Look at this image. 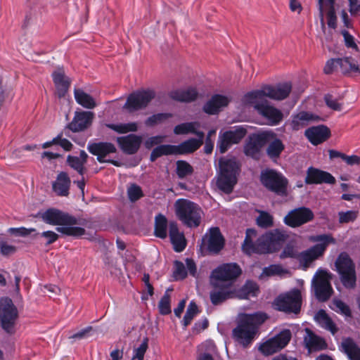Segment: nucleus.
Here are the masks:
<instances>
[{"label": "nucleus", "instance_id": "obj_1", "mask_svg": "<svg viewBox=\"0 0 360 360\" xmlns=\"http://www.w3.org/2000/svg\"><path fill=\"white\" fill-rule=\"evenodd\" d=\"M39 215L41 220L52 226H58L56 231L63 235L80 237L85 234V229L78 226V219L73 215L56 208H49Z\"/></svg>", "mask_w": 360, "mask_h": 360}, {"label": "nucleus", "instance_id": "obj_2", "mask_svg": "<svg viewBox=\"0 0 360 360\" xmlns=\"http://www.w3.org/2000/svg\"><path fill=\"white\" fill-rule=\"evenodd\" d=\"M264 313L243 314L238 322L237 326L233 330V335L238 342L244 347L252 343L257 333L259 326L266 319Z\"/></svg>", "mask_w": 360, "mask_h": 360}, {"label": "nucleus", "instance_id": "obj_3", "mask_svg": "<svg viewBox=\"0 0 360 360\" xmlns=\"http://www.w3.org/2000/svg\"><path fill=\"white\" fill-rule=\"evenodd\" d=\"M219 176L217 187L226 194L231 193L237 183V175L240 172V165L235 158L219 160Z\"/></svg>", "mask_w": 360, "mask_h": 360}, {"label": "nucleus", "instance_id": "obj_4", "mask_svg": "<svg viewBox=\"0 0 360 360\" xmlns=\"http://www.w3.org/2000/svg\"><path fill=\"white\" fill-rule=\"evenodd\" d=\"M335 266L343 286L347 289L354 288L356 285V266L348 253L340 252L335 262Z\"/></svg>", "mask_w": 360, "mask_h": 360}, {"label": "nucleus", "instance_id": "obj_5", "mask_svg": "<svg viewBox=\"0 0 360 360\" xmlns=\"http://www.w3.org/2000/svg\"><path fill=\"white\" fill-rule=\"evenodd\" d=\"M312 240L319 243L314 245L311 248L298 253L297 259L306 269L309 264L322 256L325 252L329 244H335V239L330 234L316 235L312 238Z\"/></svg>", "mask_w": 360, "mask_h": 360}, {"label": "nucleus", "instance_id": "obj_6", "mask_svg": "<svg viewBox=\"0 0 360 360\" xmlns=\"http://www.w3.org/2000/svg\"><path fill=\"white\" fill-rule=\"evenodd\" d=\"M302 303L300 290L294 288L277 296L273 302V307L278 311L298 314L301 311Z\"/></svg>", "mask_w": 360, "mask_h": 360}, {"label": "nucleus", "instance_id": "obj_7", "mask_svg": "<svg viewBox=\"0 0 360 360\" xmlns=\"http://www.w3.org/2000/svg\"><path fill=\"white\" fill-rule=\"evenodd\" d=\"M260 182L268 191L280 196L287 195L288 181L281 172L266 169L261 172Z\"/></svg>", "mask_w": 360, "mask_h": 360}, {"label": "nucleus", "instance_id": "obj_8", "mask_svg": "<svg viewBox=\"0 0 360 360\" xmlns=\"http://www.w3.org/2000/svg\"><path fill=\"white\" fill-rule=\"evenodd\" d=\"M175 207L176 216L184 224L190 228L200 225V208L195 203L188 200H178Z\"/></svg>", "mask_w": 360, "mask_h": 360}, {"label": "nucleus", "instance_id": "obj_9", "mask_svg": "<svg viewBox=\"0 0 360 360\" xmlns=\"http://www.w3.org/2000/svg\"><path fill=\"white\" fill-rule=\"evenodd\" d=\"M292 90V85L289 82L278 84L276 86L265 85L260 89L248 92L245 98L250 99H263L268 97L273 100H283L286 98Z\"/></svg>", "mask_w": 360, "mask_h": 360}, {"label": "nucleus", "instance_id": "obj_10", "mask_svg": "<svg viewBox=\"0 0 360 360\" xmlns=\"http://www.w3.org/2000/svg\"><path fill=\"white\" fill-rule=\"evenodd\" d=\"M330 276L327 271L319 269L314 276L311 286L316 300L321 302L328 301L333 293L330 282Z\"/></svg>", "mask_w": 360, "mask_h": 360}, {"label": "nucleus", "instance_id": "obj_11", "mask_svg": "<svg viewBox=\"0 0 360 360\" xmlns=\"http://www.w3.org/2000/svg\"><path fill=\"white\" fill-rule=\"evenodd\" d=\"M245 101L252 105L257 112L264 117L272 126L279 124L283 119V112L278 108L269 105L265 99H250L244 97Z\"/></svg>", "mask_w": 360, "mask_h": 360}, {"label": "nucleus", "instance_id": "obj_12", "mask_svg": "<svg viewBox=\"0 0 360 360\" xmlns=\"http://www.w3.org/2000/svg\"><path fill=\"white\" fill-rule=\"evenodd\" d=\"M18 316V309L12 300L8 297L2 299L0 302V323L1 328L8 334L15 333V325Z\"/></svg>", "mask_w": 360, "mask_h": 360}, {"label": "nucleus", "instance_id": "obj_13", "mask_svg": "<svg viewBox=\"0 0 360 360\" xmlns=\"http://www.w3.org/2000/svg\"><path fill=\"white\" fill-rule=\"evenodd\" d=\"M155 96V92L152 89L136 91L129 94L123 108L129 112H134L146 108Z\"/></svg>", "mask_w": 360, "mask_h": 360}, {"label": "nucleus", "instance_id": "obj_14", "mask_svg": "<svg viewBox=\"0 0 360 360\" xmlns=\"http://www.w3.org/2000/svg\"><path fill=\"white\" fill-rule=\"evenodd\" d=\"M261 236L264 254L277 252L289 238L287 231L281 229L267 231Z\"/></svg>", "mask_w": 360, "mask_h": 360}, {"label": "nucleus", "instance_id": "obj_15", "mask_svg": "<svg viewBox=\"0 0 360 360\" xmlns=\"http://www.w3.org/2000/svg\"><path fill=\"white\" fill-rule=\"evenodd\" d=\"M338 67H340L342 74L360 73L359 63L356 58L348 56L342 58H331L327 60L323 68L324 73L330 75Z\"/></svg>", "mask_w": 360, "mask_h": 360}, {"label": "nucleus", "instance_id": "obj_16", "mask_svg": "<svg viewBox=\"0 0 360 360\" xmlns=\"http://www.w3.org/2000/svg\"><path fill=\"white\" fill-rule=\"evenodd\" d=\"M246 134L247 129L242 126L236 127L233 130L226 131L219 136L217 150L220 153H226L233 144L240 143Z\"/></svg>", "mask_w": 360, "mask_h": 360}, {"label": "nucleus", "instance_id": "obj_17", "mask_svg": "<svg viewBox=\"0 0 360 360\" xmlns=\"http://www.w3.org/2000/svg\"><path fill=\"white\" fill-rule=\"evenodd\" d=\"M242 274V269L236 263H225L216 268L212 273V276L217 283L227 282L228 284L234 281Z\"/></svg>", "mask_w": 360, "mask_h": 360}, {"label": "nucleus", "instance_id": "obj_18", "mask_svg": "<svg viewBox=\"0 0 360 360\" xmlns=\"http://www.w3.org/2000/svg\"><path fill=\"white\" fill-rule=\"evenodd\" d=\"M314 218V212L309 208L300 207L290 210L285 216L283 222L291 228H297L312 221Z\"/></svg>", "mask_w": 360, "mask_h": 360}, {"label": "nucleus", "instance_id": "obj_19", "mask_svg": "<svg viewBox=\"0 0 360 360\" xmlns=\"http://www.w3.org/2000/svg\"><path fill=\"white\" fill-rule=\"evenodd\" d=\"M257 232L255 229H247L243 243L241 245L243 252L248 256L253 254H264L262 236L257 238Z\"/></svg>", "mask_w": 360, "mask_h": 360}, {"label": "nucleus", "instance_id": "obj_20", "mask_svg": "<svg viewBox=\"0 0 360 360\" xmlns=\"http://www.w3.org/2000/svg\"><path fill=\"white\" fill-rule=\"evenodd\" d=\"M87 150L90 153L97 156V160L100 163L110 162L115 166H120L117 161L114 160H107L105 157L116 152V148L114 144L110 142H98V143H89Z\"/></svg>", "mask_w": 360, "mask_h": 360}, {"label": "nucleus", "instance_id": "obj_21", "mask_svg": "<svg viewBox=\"0 0 360 360\" xmlns=\"http://www.w3.org/2000/svg\"><path fill=\"white\" fill-rule=\"evenodd\" d=\"M269 136L266 132L250 136L244 146L245 155L256 160H259L261 149L267 143Z\"/></svg>", "mask_w": 360, "mask_h": 360}, {"label": "nucleus", "instance_id": "obj_22", "mask_svg": "<svg viewBox=\"0 0 360 360\" xmlns=\"http://www.w3.org/2000/svg\"><path fill=\"white\" fill-rule=\"evenodd\" d=\"M304 182L307 185L321 184L333 185L336 183V179L328 172L309 167L307 170Z\"/></svg>", "mask_w": 360, "mask_h": 360}, {"label": "nucleus", "instance_id": "obj_23", "mask_svg": "<svg viewBox=\"0 0 360 360\" xmlns=\"http://www.w3.org/2000/svg\"><path fill=\"white\" fill-rule=\"evenodd\" d=\"M94 116V112L90 111H76L68 127L73 132L82 131L91 124Z\"/></svg>", "mask_w": 360, "mask_h": 360}, {"label": "nucleus", "instance_id": "obj_24", "mask_svg": "<svg viewBox=\"0 0 360 360\" xmlns=\"http://www.w3.org/2000/svg\"><path fill=\"white\" fill-rule=\"evenodd\" d=\"M331 135L330 129L323 124L307 129L304 136L314 146H318L327 141Z\"/></svg>", "mask_w": 360, "mask_h": 360}, {"label": "nucleus", "instance_id": "obj_25", "mask_svg": "<svg viewBox=\"0 0 360 360\" xmlns=\"http://www.w3.org/2000/svg\"><path fill=\"white\" fill-rule=\"evenodd\" d=\"M319 18L323 29L325 28L324 7H328L327 24L329 27L335 29L337 26V16L335 10V0H318Z\"/></svg>", "mask_w": 360, "mask_h": 360}, {"label": "nucleus", "instance_id": "obj_26", "mask_svg": "<svg viewBox=\"0 0 360 360\" xmlns=\"http://www.w3.org/2000/svg\"><path fill=\"white\" fill-rule=\"evenodd\" d=\"M209 233L207 251L210 255H218L224 248L225 239L219 227H212Z\"/></svg>", "mask_w": 360, "mask_h": 360}, {"label": "nucleus", "instance_id": "obj_27", "mask_svg": "<svg viewBox=\"0 0 360 360\" xmlns=\"http://www.w3.org/2000/svg\"><path fill=\"white\" fill-rule=\"evenodd\" d=\"M235 292L233 285H222L219 283L214 284V289L210 292V300L214 305H218L228 299L234 297Z\"/></svg>", "mask_w": 360, "mask_h": 360}, {"label": "nucleus", "instance_id": "obj_28", "mask_svg": "<svg viewBox=\"0 0 360 360\" xmlns=\"http://www.w3.org/2000/svg\"><path fill=\"white\" fill-rule=\"evenodd\" d=\"M117 141L122 150L128 155L135 154L142 143V138L134 134L118 137Z\"/></svg>", "mask_w": 360, "mask_h": 360}, {"label": "nucleus", "instance_id": "obj_29", "mask_svg": "<svg viewBox=\"0 0 360 360\" xmlns=\"http://www.w3.org/2000/svg\"><path fill=\"white\" fill-rule=\"evenodd\" d=\"M321 118L316 115L307 111H301L292 115L291 127L294 131H298L307 126L311 122H319Z\"/></svg>", "mask_w": 360, "mask_h": 360}, {"label": "nucleus", "instance_id": "obj_30", "mask_svg": "<svg viewBox=\"0 0 360 360\" xmlns=\"http://www.w3.org/2000/svg\"><path fill=\"white\" fill-rule=\"evenodd\" d=\"M198 139L191 138L177 146L173 145L174 155H185L195 151L202 144V131L197 133Z\"/></svg>", "mask_w": 360, "mask_h": 360}, {"label": "nucleus", "instance_id": "obj_31", "mask_svg": "<svg viewBox=\"0 0 360 360\" xmlns=\"http://www.w3.org/2000/svg\"><path fill=\"white\" fill-rule=\"evenodd\" d=\"M229 103L230 99L227 96L215 94L204 105V112L209 115H217Z\"/></svg>", "mask_w": 360, "mask_h": 360}, {"label": "nucleus", "instance_id": "obj_32", "mask_svg": "<svg viewBox=\"0 0 360 360\" xmlns=\"http://www.w3.org/2000/svg\"><path fill=\"white\" fill-rule=\"evenodd\" d=\"M169 234L172 244L175 252H182L186 246V242L183 233L179 231L178 225L175 221L169 224Z\"/></svg>", "mask_w": 360, "mask_h": 360}, {"label": "nucleus", "instance_id": "obj_33", "mask_svg": "<svg viewBox=\"0 0 360 360\" xmlns=\"http://www.w3.org/2000/svg\"><path fill=\"white\" fill-rule=\"evenodd\" d=\"M52 78L59 98L64 97L70 86V80L63 70L58 69L52 73Z\"/></svg>", "mask_w": 360, "mask_h": 360}, {"label": "nucleus", "instance_id": "obj_34", "mask_svg": "<svg viewBox=\"0 0 360 360\" xmlns=\"http://www.w3.org/2000/svg\"><path fill=\"white\" fill-rule=\"evenodd\" d=\"M71 180L67 172H60L55 181L52 183L53 191L58 196H68L70 187Z\"/></svg>", "mask_w": 360, "mask_h": 360}, {"label": "nucleus", "instance_id": "obj_35", "mask_svg": "<svg viewBox=\"0 0 360 360\" xmlns=\"http://www.w3.org/2000/svg\"><path fill=\"white\" fill-rule=\"evenodd\" d=\"M314 320L321 328L330 332L333 335L339 330L336 324L324 309H319L315 314Z\"/></svg>", "mask_w": 360, "mask_h": 360}, {"label": "nucleus", "instance_id": "obj_36", "mask_svg": "<svg viewBox=\"0 0 360 360\" xmlns=\"http://www.w3.org/2000/svg\"><path fill=\"white\" fill-rule=\"evenodd\" d=\"M234 297L239 299H249L250 297H256L258 296L260 290L258 284L252 280H248L245 284L238 290H233Z\"/></svg>", "mask_w": 360, "mask_h": 360}, {"label": "nucleus", "instance_id": "obj_37", "mask_svg": "<svg viewBox=\"0 0 360 360\" xmlns=\"http://www.w3.org/2000/svg\"><path fill=\"white\" fill-rule=\"evenodd\" d=\"M341 347L349 360H360V347L352 338H344L341 342Z\"/></svg>", "mask_w": 360, "mask_h": 360}, {"label": "nucleus", "instance_id": "obj_38", "mask_svg": "<svg viewBox=\"0 0 360 360\" xmlns=\"http://www.w3.org/2000/svg\"><path fill=\"white\" fill-rule=\"evenodd\" d=\"M306 333L307 336L304 338V342L309 350L319 351L326 347V343L322 338L316 335L309 328L306 329Z\"/></svg>", "mask_w": 360, "mask_h": 360}, {"label": "nucleus", "instance_id": "obj_39", "mask_svg": "<svg viewBox=\"0 0 360 360\" xmlns=\"http://www.w3.org/2000/svg\"><path fill=\"white\" fill-rule=\"evenodd\" d=\"M284 150L285 145L283 141L278 138H274L266 147V153L271 160L276 162Z\"/></svg>", "mask_w": 360, "mask_h": 360}, {"label": "nucleus", "instance_id": "obj_40", "mask_svg": "<svg viewBox=\"0 0 360 360\" xmlns=\"http://www.w3.org/2000/svg\"><path fill=\"white\" fill-rule=\"evenodd\" d=\"M198 96L197 91L194 88H188L186 89H177L172 91L169 94V96L178 101L191 102L194 101Z\"/></svg>", "mask_w": 360, "mask_h": 360}, {"label": "nucleus", "instance_id": "obj_41", "mask_svg": "<svg viewBox=\"0 0 360 360\" xmlns=\"http://www.w3.org/2000/svg\"><path fill=\"white\" fill-rule=\"evenodd\" d=\"M74 96L76 102L87 109H93L96 106L94 98L81 89H75Z\"/></svg>", "mask_w": 360, "mask_h": 360}, {"label": "nucleus", "instance_id": "obj_42", "mask_svg": "<svg viewBox=\"0 0 360 360\" xmlns=\"http://www.w3.org/2000/svg\"><path fill=\"white\" fill-rule=\"evenodd\" d=\"M167 219L162 214H158L155 218V236L164 239L167 237Z\"/></svg>", "mask_w": 360, "mask_h": 360}, {"label": "nucleus", "instance_id": "obj_43", "mask_svg": "<svg viewBox=\"0 0 360 360\" xmlns=\"http://www.w3.org/2000/svg\"><path fill=\"white\" fill-rule=\"evenodd\" d=\"M200 311L195 301L192 300L188 305L186 314L181 321L183 328L186 329L191 323L193 319L199 314Z\"/></svg>", "mask_w": 360, "mask_h": 360}, {"label": "nucleus", "instance_id": "obj_44", "mask_svg": "<svg viewBox=\"0 0 360 360\" xmlns=\"http://www.w3.org/2000/svg\"><path fill=\"white\" fill-rule=\"evenodd\" d=\"M199 127V124L196 122H184L178 124L174 128V133L176 135H184L188 134H197L199 131L196 129Z\"/></svg>", "mask_w": 360, "mask_h": 360}, {"label": "nucleus", "instance_id": "obj_45", "mask_svg": "<svg viewBox=\"0 0 360 360\" xmlns=\"http://www.w3.org/2000/svg\"><path fill=\"white\" fill-rule=\"evenodd\" d=\"M174 155L173 145L165 144L160 145L155 147L150 153V160L151 162L155 161L158 158L162 155Z\"/></svg>", "mask_w": 360, "mask_h": 360}, {"label": "nucleus", "instance_id": "obj_46", "mask_svg": "<svg viewBox=\"0 0 360 360\" xmlns=\"http://www.w3.org/2000/svg\"><path fill=\"white\" fill-rule=\"evenodd\" d=\"M291 332L290 330L286 329L281 331L277 335L272 338L276 346L279 349L284 348L290 342L291 339Z\"/></svg>", "mask_w": 360, "mask_h": 360}, {"label": "nucleus", "instance_id": "obj_47", "mask_svg": "<svg viewBox=\"0 0 360 360\" xmlns=\"http://www.w3.org/2000/svg\"><path fill=\"white\" fill-rule=\"evenodd\" d=\"M257 225L262 229H268L274 225V217L269 212L261 211L256 219Z\"/></svg>", "mask_w": 360, "mask_h": 360}, {"label": "nucleus", "instance_id": "obj_48", "mask_svg": "<svg viewBox=\"0 0 360 360\" xmlns=\"http://www.w3.org/2000/svg\"><path fill=\"white\" fill-rule=\"evenodd\" d=\"M68 165L76 170L81 176H83L86 171L84 163L77 156L68 155L67 158Z\"/></svg>", "mask_w": 360, "mask_h": 360}, {"label": "nucleus", "instance_id": "obj_49", "mask_svg": "<svg viewBox=\"0 0 360 360\" xmlns=\"http://www.w3.org/2000/svg\"><path fill=\"white\" fill-rule=\"evenodd\" d=\"M193 172L192 166L185 160L176 162V174L179 179L191 175Z\"/></svg>", "mask_w": 360, "mask_h": 360}, {"label": "nucleus", "instance_id": "obj_50", "mask_svg": "<svg viewBox=\"0 0 360 360\" xmlns=\"http://www.w3.org/2000/svg\"><path fill=\"white\" fill-rule=\"evenodd\" d=\"M172 114L167 112H161L153 115L148 117L146 121L145 124L148 127H153L157 124L162 122L164 120L172 117Z\"/></svg>", "mask_w": 360, "mask_h": 360}, {"label": "nucleus", "instance_id": "obj_51", "mask_svg": "<svg viewBox=\"0 0 360 360\" xmlns=\"http://www.w3.org/2000/svg\"><path fill=\"white\" fill-rule=\"evenodd\" d=\"M333 304L335 308H333L337 313L342 314L347 317L352 316V311L349 305L345 303L342 300L339 299H334L333 300Z\"/></svg>", "mask_w": 360, "mask_h": 360}, {"label": "nucleus", "instance_id": "obj_52", "mask_svg": "<svg viewBox=\"0 0 360 360\" xmlns=\"http://www.w3.org/2000/svg\"><path fill=\"white\" fill-rule=\"evenodd\" d=\"M148 348V338H144L140 345L134 349L131 360H143L144 355Z\"/></svg>", "mask_w": 360, "mask_h": 360}, {"label": "nucleus", "instance_id": "obj_53", "mask_svg": "<svg viewBox=\"0 0 360 360\" xmlns=\"http://www.w3.org/2000/svg\"><path fill=\"white\" fill-rule=\"evenodd\" d=\"M279 350L272 338L262 343L259 347V351L266 356L271 355Z\"/></svg>", "mask_w": 360, "mask_h": 360}, {"label": "nucleus", "instance_id": "obj_54", "mask_svg": "<svg viewBox=\"0 0 360 360\" xmlns=\"http://www.w3.org/2000/svg\"><path fill=\"white\" fill-rule=\"evenodd\" d=\"M285 271L283 269V267L279 264H271L268 266L264 267L262 269V273L260 277L266 276H274L276 275H281Z\"/></svg>", "mask_w": 360, "mask_h": 360}, {"label": "nucleus", "instance_id": "obj_55", "mask_svg": "<svg viewBox=\"0 0 360 360\" xmlns=\"http://www.w3.org/2000/svg\"><path fill=\"white\" fill-rule=\"evenodd\" d=\"M158 308L160 314L162 315H167L171 313L170 296L167 292H166L160 299Z\"/></svg>", "mask_w": 360, "mask_h": 360}, {"label": "nucleus", "instance_id": "obj_56", "mask_svg": "<svg viewBox=\"0 0 360 360\" xmlns=\"http://www.w3.org/2000/svg\"><path fill=\"white\" fill-rule=\"evenodd\" d=\"M173 276L174 280H183L187 276V271L184 264L180 261H175L174 264Z\"/></svg>", "mask_w": 360, "mask_h": 360}, {"label": "nucleus", "instance_id": "obj_57", "mask_svg": "<svg viewBox=\"0 0 360 360\" xmlns=\"http://www.w3.org/2000/svg\"><path fill=\"white\" fill-rule=\"evenodd\" d=\"M324 101L327 107L335 111H341L342 110V103L338 101V99L330 94L324 96Z\"/></svg>", "mask_w": 360, "mask_h": 360}, {"label": "nucleus", "instance_id": "obj_58", "mask_svg": "<svg viewBox=\"0 0 360 360\" xmlns=\"http://www.w3.org/2000/svg\"><path fill=\"white\" fill-rule=\"evenodd\" d=\"M339 222L340 224H347L354 221L358 217V212L354 210H348L347 212H339Z\"/></svg>", "mask_w": 360, "mask_h": 360}, {"label": "nucleus", "instance_id": "obj_59", "mask_svg": "<svg viewBox=\"0 0 360 360\" xmlns=\"http://www.w3.org/2000/svg\"><path fill=\"white\" fill-rule=\"evenodd\" d=\"M129 199L131 202H136L143 196L141 188L136 185L132 184L127 191Z\"/></svg>", "mask_w": 360, "mask_h": 360}, {"label": "nucleus", "instance_id": "obj_60", "mask_svg": "<svg viewBox=\"0 0 360 360\" xmlns=\"http://www.w3.org/2000/svg\"><path fill=\"white\" fill-rule=\"evenodd\" d=\"M8 233L18 236H27L30 235L31 233L36 231L35 229H27L25 227H19V228H10L8 230Z\"/></svg>", "mask_w": 360, "mask_h": 360}, {"label": "nucleus", "instance_id": "obj_61", "mask_svg": "<svg viewBox=\"0 0 360 360\" xmlns=\"http://www.w3.org/2000/svg\"><path fill=\"white\" fill-rule=\"evenodd\" d=\"M298 253L295 250V248L293 245L290 244H288L285 246L283 251L281 252L280 255L281 259H285V258H296L297 257Z\"/></svg>", "mask_w": 360, "mask_h": 360}, {"label": "nucleus", "instance_id": "obj_62", "mask_svg": "<svg viewBox=\"0 0 360 360\" xmlns=\"http://www.w3.org/2000/svg\"><path fill=\"white\" fill-rule=\"evenodd\" d=\"M342 34L344 37L345 43L347 48L354 49L356 51H359L358 46L354 41V37L349 34L347 30H342Z\"/></svg>", "mask_w": 360, "mask_h": 360}, {"label": "nucleus", "instance_id": "obj_63", "mask_svg": "<svg viewBox=\"0 0 360 360\" xmlns=\"http://www.w3.org/2000/svg\"><path fill=\"white\" fill-rule=\"evenodd\" d=\"M39 235H40V237L46 239V245H47L53 243L59 238V236L53 231H43Z\"/></svg>", "mask_w": 360, "mask_h": 360}, {"label": "nucleus", "instance_id": "obj_64", "mask_svg": "<svg viewBox=\"0 0 360 360\" xmlns=\"http://www.w3.org/2000/svg\"><path fill=\"white\" fill-rule=\"evenodd\" d=\"M53 142H56V145L60 146L64 150L68 151L70 150L72 144L67 139L62 138V135L59 134L53 139Z\"/></svg>", "mask_w": 360, "mask_h": 360}]
</instances>
